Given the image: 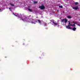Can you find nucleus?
<instances>
[{
	"label": "nucleus",
	"mask_w": 80,
	"mask_h": 80,
	"mask_svg": "<svg viewBox=\"0 0 80 80\" xmlns=\"http://www.w3.org/2000/svg\"><path fill=\"white\" fill-rule=\"evenodd\" d=\"M10 5L11 6H15V5L11 3H10Z\"/></svg>",
	"instance_id": "nucleus-15"
},
{
	"label": "nucleus",
	"mask_w": 80,
	"mask_h": 80,
	"mask_svg": "<svg viewBox=\"0 0 80 80\" xmlns=\"http://www.w3.org/2000/svg\"><path fill=\"white\" fill-rule=\"evenodd\" d=\"M25 16H24L23 18L22 19V20L23 21L24 20H25Z\"/></svg>",
	"instance_id": "nucleus-13"
},
{
	"label": "nucleus",
	"mask_w": 80,
	"mask_h": 80,
	"mask_svg": "<svg viewBox=\"0 0 80 80\" xmlns=\"http://www.w3.org/2000/svg\"><path fill=\"white\" fill-rule=\"evenodd\" d=\"M44 26H46V25H47V23L46 22L44 23Z\"/></svg>",
	"instance_id": "nucleus-19"
},
{
	"label": "nucleus",
	"mask_w": 80,
	"mask_h": 80,
	"mask_svg": "<svg viewBox=\"0 0 80 80\" xmlns=\"http://www.w3.org/2000/svg\"><path fill=\"white\" fill-rule=\"evenodd\" d=\"M39 8H40V9H41V10H43L45 8V7L44 5H42L41 6H39Z\"/></svg>",
	"instance_id": "nucleus-1"
},
{
	"label": "nucleus",
	"mask_w": 80,
	"mask_h": 80,
	"mask_svg": "<svg viewBox=\"0 0 80 80\" xmlns=\"http://www.w3.org/2000/svg\"><path fill=\"white\" fill-rule=\"evenodd\" d=\"M71 26L70 25H68V26H67L66 27V28H68V29H72V28H70V27Z\"/></svg>",
	"instance_id": "nucleus-3"
},
{
	"label": "nucleus",
	"mask_w": 80,
	"mask_h": 80,
	"mask_svg": "<svg viewBox=\"0 0 80 80\" xmlns=\"http://www.w3.org/2000/svg\"><path fill=\"white\" fill-rule=\"evenodd\" d=\"M37 21H38V23H39V24H40V25H41V24H42V22H41V21H40V20H38L37 21Z\"/></svg>",
	"instance_id": "nucleus-5"
},
{
	"label": "nucleus",
	"mask_w": 80,
	"mask_h": 80,
	"mask_svg": "<svg viewBox=\"0 0 80 80\" xmlns=\"http://www.w3.org/2000/svg\"><path fill=\"white\" fill-rule=\"evenodd\" d=\"M78 26H79V27H80V24H78Z\"/></svg>",
	"instance_id": "nucleus-21"
},
{
	"label": "nucleus",
	"mask_w": 80,
	"mask_h": 80,
	"mask_svg": "<svg viewBox=\"0 0 80 80\" xmlns=\"http://www.w3.org/2000/svg\"><path fill=\"white\" fill-rule=\"evenodd\" d=\"M59 8H63V6H59Z\"/></svg>",
	"instance_id": "nucleus-16"
},
{
	"label": "nucleus",
	"mask_w": 80,
	"mask_h": 80,
	"mask_svg": "<svg viewBox=\"0 0 80 80\" xmlns=\"http://www.w3.org/2000/svg\"><path fill=\"white\" fill-rule=\"evenodd\" d=\"M61 21L62 22H64L65 23L67 22V20L66 18L63 19L61 20Z\"/></svg>",
	"instance_id": "nucleus-2"
},
{
	"label": "nucleus",
	"mask_w": 80,
	"mask_h": 80,
	"mask_svg": "<svg viewBox=\"0 0 80 80\" xmlns=\"http://www.w3.org/2000/svg\"><path fill=\"white\" fill-rule=\"evenodd\" d=\"M13 14L14 15H15V14L13 13Z\"/></svg>",
	"instance_id": "nucleus-25"
},
{
	"label": "nucleus",
	"mask_w": 80,
	"mask_h": 80,
	"mask_svg": "<svg viewBox=\"0 0 80 80\" xmlns=\"http://www.w3.org/2000/svg\"><path fill=\"white\" fill-rule=\"evenodd\" d=\"M53 23L55 25H57V23H55V21L53 22Z\"/></svg>",
	"instance_id": "nucleus-12"
},
{
	"label": "nucleus",
	"mask_w": 80,
	"mask_h": 80,
	"mask_svg": "<svg viewBox=\"0 0 80 80\" xmlns=\"http://www.w3.org/2000/svg\"><path fill=\"white\" fill-rule=\"evenodd\" d=\"M68 18H71V16H69L68 17Z\"/></svg>",
	"instance_id": "nucleus-17"
},
{
	"label": "nucleus",
	"mask_w": 80,
	"mask_h": 80,
	"mask_svg": "<svg viewBox=\"0 0 80 80\" xmlns=\"http://www.w3.org/2000/svg\"><path fill=\"white\" fill-rule=\"evenodd\" d=\"M14 15H15V16H16V17L17 16V15H15V14H14Z\"/></svg>",
	"instance_id": "nucleus-23"
},
{
	"label": "nucleus",
	"mask_w": 80,
	"mask_h": 80,
	"mask_svg": "<svg viewBox=\"0 0 80 80\" xmlns=\"http://www.w3.org/2000/svg\"><path fill=\"white\" fill-rule=\"evenodd\" d=\"M50 22H52L53 23L55 21H54V20L52 19L51 20H50Z\"/></svg>",
	"instance_id": "nucleus-10"
},
{
	"label": "nucleus",
	"mask_w": 80,
	"mask_h": 80,
	"mask_svg": "<svg viewBox=\"0 0 80 80\" xmlns=\"http://www.w3.org/2000/svg\"><path fill=\"white\" fill-rule=\"evenodd\" d=\"M2 10H1V9L0 8V11H1Z\"/></svg>",
	"instance_id": "nucleus-24"
},
{
	"label": "nucleus",
	"mask_w": 80,
	"mask_h": 80,
	"mask_svg": "<svg viewBox=\"0 0 80 80\" xmlns=\"http://www.w3.org/2000/svg\"><path fill=\"white\" fill-rule=\"evenodd\" d=\"M69 25H72V24H70V22H69V23H68Z\"/></svg>",
	"instance_id": "nucleus-18"
},
{
	"label": "nucleus",
	"mask_w": 80,
	"mask_h": 80,
	"mask_svg": "<svg viewBox=\"0 0 80 80\" xmlns=\"http://www.w3.org/2000/svg\"><path fill=\"white\" fill-rule=\"evenodd\" d=\"M76 29H77V28H76L75 27H74L72 28V30H73V31H75Z\"/></svg>",
	"instance_id": "nucleus-7"
},
{
	"label": "nucleus",
	"mask_w": 80,
	"mask_h": 80,
	"mask_svg": "<svg viewBox=\"0 0 80 80\" xmlns=\"http://www.w3.org/2000/svg\"><path fill=\"white\" fill-rule=\"evenodd\" d=\"M72 22L73 23H74V24H76V25H78V23H80V22H75L74 21H72Z\"/></svg>",
	"instance_id": "nucleus-4"
},
{
	"label": "nucleus",
	"mask_w": 80,
	"mask_h": 80,
	"mask_svg": "<svg viewBox=\"0 0 80 80\" xmlns=\"http://www.w3.org/2000/svg\"><path fill=\"white\" fill-rule=\"evenodd\" d=\"M32 23H34V22H32Z\"/></svg>",
	"instance_id": "nucleus-22"
},
{
	"label": "nucleus",
	"mask_w": 80,
	"mask_h": 80,
	"mask_svg": "<svg viewBox=\"0 0 80 80\" xmlns=\"http://www.w3.org/2000/svg\"><path fill=\"white\" fill-rule=\"evenodd\" d=\"M73 9H74L75 10H78V7H75L72 8Z\"/></svg>",
	"instance_id": "nucleus-6"
},
{
	"label": "nucleus",
	"mask_w": 80,
	"mask_h": 80,
	"mask_svg": "<svg viewBox=\"0 0 80 80\" xmlns=\"http://www.w3.org/2000/svg\"><path fill=\"white\" fill-rule=\"evenodd\" d=\"M33 3L34 4H37V3H38V1H33Z\"/></svg>",
	"instance_id": "nucleus-9"
},
{
	"label": "nucleus",
	"mask_w": 80,
	"mask_h": 80,
	"mask_svg": "<svg viewBox=\"0 0 80 80\" xmlns=\"http://www.w3.org/2000/svg\"><path fill=\"white\" fill-rule=\"evenodd\" d=\"M9 8V9H10L9 10H10V11H12V10H11V9H10V8Z\"/></svg>",
	"instance_id": "nucleus-20"
},
{
	"label": "nucleus",
	"mask_w": 80,
	"mask_h": 80,
	"mask_svg": "<svg viewBox=\"0 0 80 80\" xmlns=\"http://www.w3.org/2000/svg\"><path fill=\"white\" fill-rule=\"evenodd\" d=\"M75 24L74 23L73 24H71V26L73 27H75Z\"/></svg>",
	"instance_id": "nucleus-8"
},
{
	"label": "nucleus",
	"mask_w": 80,
	"mask_h": 80,
	"mask_svg": "<svg viewBox=\"0 0 80 80\" xmlns=\"http://www.w3.org/2000/svg\"><path fill=\"white\" fill-rule=\"evenodd\" d=\"M28 10H29V12H32V9H31L28 8Z\"/></svg>",
	"instance_id": "nucleus-11"
},
{
	"label": "nucleus",
	"mask_w": 80,
	"mask_h": 80,
	"mask_svg": "<svg viewBox=\"0 0 80 80\" xmlns=\"http://www.w3.org/2000/svg\"><path fill=\"white\" fill-rule=\"evenodd\" d=\"M36 18H38V17H36Z\"/></svg>",
	"instance_id": "nucleus-26"
},
{
	"label": "nucleus",
	"mask_w": 80,
	"mask_h": 80,
	"mask_svg": "<svg viewBox=\"0 0 80 80\" xmlns=\"http://www.w3.org/2000/svg\"><path fill=\"white\" fill-rule=\"evenodd\" d=\"M74 4H75V5H78V2H75Z\"/></svg>",
	"instance_id": "nucleus-14"
}]
</instances>
